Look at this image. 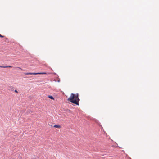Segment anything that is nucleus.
<instances>
[{
	"mask_svg": "<svg viewBox=\"0 0 159 159\" xmlns=\"http://www.w3.org/2000/svg\"><path fill=\"white\" fill-rule=\"evenodd\" d=\"M47 73L46 72H41V73H36V74H46Z\"/></svg>",
	"mask_w": 159,
	"mask_h": 159,
	"instance_id": "nucleus-5",
	"label": "nucleus"
},
{
	"mask_svg": "<svg viewBox=\"0 0 159 159\" xmlns=\"http://www.w3.org/2000/svg\"><path fill=\"white\" fill-rule=\"evenodd\" d=\"M17 68L19 69H20V70H22V69L20 68V67H17Z\"/></svg>",
	"mask_w": 159,
	"mask_h": 159,
	"instance_id": "nucleus-9",
	"label": "nucleus"
},
{
	"mask_svg": "<svg viewBox=\"0 0 159 159\" xmlns=\"http://www.w3.org/2000/svg\"><path fill=\"white\" fill-rule=\"evenodd\" d=\"M11 87L12 88H13V87H12L11 86Z\"/></svg>",
	"mask_w": 159,
	"mask_h": 159,
	"instance_id": "nucleus-10",
	"label": "nucleus"
},
{
	"mask_svg": "<svg viewBox=\"0 0 159 159\" xmlns=\"http://www.w3.org/2000/svg\"><path fill=\"white\" fill-rule=\"evenodd\" d=\"M54 127L56 128H60L61 126L60 125H55L54 126Z\"/></svg>",
	"mask_w": 159,
	"mask_h": 159,
	"instance_id": "nucleus-4",
	"label": "nucleus"
},
{
	"mask_svg": "<svg viewBox=\"0 0 159 159\" xmlns=\"http://www.w3.org/2000/svg\"><path fill=\"white\" fill-rule=\"evenodd\" d=\"M79 94L76 93L75 94L71 93L69 98L67 99L68 101L76 105H79V102L80 100L79 98Z\"/></svg>",
	"mask_w": 159,
	"mask_h": 159,
	"instance_id": "nucleus-1",
	"label": "nucleus"
},
{
	"mask_svg": "<svg viewBox=\"0 0 159 159\" xmlns=\"http://www.w3.org/2000/svg\"><path fill=\"white\" fill-rule=\"evenodd\" d=\"M48 97L54 100V98L52 96L49 95Z\"/></svg>",
	"mask_w": 159,
	"mask_h": 159,
	"instance_id": "nucleus-6",
	"label": "nucleus"
},
{
	"mask_svg": "<svg viewBox=\"0 0 159 159\" xmlns=\"http://www.w3.org/2000/svg\"><path fill=\"white\" fill-rule=\"evenodd\" d=\"M4 37V36L2 35L1 34H0V37L3 38Z\"/></svg>",
	"mask_w": 159,
	"mask_h": 159,
	"instance_id": "nucleus-8",
	"label": "nucleus"
},
{
	"mask_svg": "<svg viewBox=\"0 0 159 159\" xmlns=\"http://www.w3.org/2000/svg\"><path fill=\"white\" fill-rule=\"evenodd\" d=\"M25 74L26 75H36V73H25Z\"/></svg>",
	"mask_w": 159,
	"mask_h": 159,
	"instance_id": "nucleus-2",
	"label": "nucleus"
},
{
	"mask_svg": "<svg viewBox=\"0 0 159 159\" xmlns=\"http://www.w3.org/2000/svg\"><path fill=\"white\" fill-rule=\"evenodd\" d=\"M12 66H0V67L1 68H8V67H11Z\"/></svg>",
	"mask_w": 159,
	"mask_h": 159,
	"instance_id": "nucleus-3",
	"label": "nucleus"
},
{
	"mask_svg": "<svg viewBox=\"0 0 159 159\" xmlns=\"http://www.w3.org/2000/svg\"><path fill=\"white\" fill-rule=\"evenodd\" d=\"M15 92L16 93H18V91H17V90H15Z\"/></svg>",
	"mask_w": 159,
	"mask_h": 159,
	"instance_id": "nucleus-7",
	"label": "nucleus"
}]
</instances>
